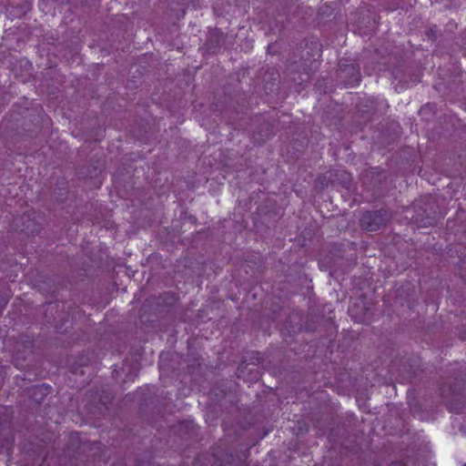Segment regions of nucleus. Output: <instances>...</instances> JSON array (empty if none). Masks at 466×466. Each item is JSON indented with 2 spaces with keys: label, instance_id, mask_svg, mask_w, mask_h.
<instances>
[{
  "label": "nucleus",
  "instance_id": "obj_9",
  "mask_svg": "<svg viewBox=\"0 0 466 466\" xmlns=\"http://www.w3.org/2000/svg\"><path fill=\"white\" fill-rule=\"evenodd\" d=\"M441 395H442V397H444V390L443 389H441Z\"/></svg>",
  "mask_w": 466,
  "mask_h": 466
},
{
  "label": "nucleus",
  "instance_id": "obj_7",
  "mask_svg": "<svg viewBox=\"0 0 466 466\" xmlns=\"http://www.w3.org/2000/svg\"><path fill=\"white\" fill-rule=\"evenodd\" d=\"M390 466H404V464L401 461H393Z\"/></svg>",
  "mask_w": 466,
  "mask_h": 466
},
{
  "label": "nucleus",
  "instance_id": "obj_4",
  "mask_svg": "<svg viewBox=\"0 0 466 466\" xmlns=\"http://www.w3.org/2000/svg\"><path fill=\"white\" fill-rule=\"evenodd\" d=\"M208 42V48L212 50V52H216L224 45L225 35L221 31L216 30L210 34Z\"/></svg>",
  "mask_w": 466,
  "mask_h": 466
},
{
  "label": "nucleus",
  "instance_id": "obj_3",
  "mask_svg": "<svg viewBox=\"0 0 466 466\" xmlns=\"http://www.w3.org/2000/svg\"><path fill=\"white\" fill-rule=\"evenodd\" d=\"M338 76L346 86H355L360 81V67L352 63H339Z\"/></svg>",
  "mask_w": 466,
  "mask_h": 466
},
{
  "label": "nucleus",
  "instance_id": "obj_5",
  "mask_svg": "<svg viewBox=\"0 0 466 466\" xmlns=\"http://www.w3.org/2000/svg\"><path fill=\"white\" fill-rule=\"evenodd\" d=\"M7 299L6 298H4V297H1L0 298V310L2 309V308L4 306H5L7 304Z\"/></svg>",
  "mask_w": 466,
  "mask_h": 466
},
{
  "label": "nucleus",
  "instance_id": "obj_2",
  "mask_svg": "<svg viewBox=\"0 0 466 466\" xmlns=\"http://www.w3.org/2000/svg\"><path fill=\"white\" fill-rule=\"evenodd\" d=\"M392 218V213L387 208L365 211L360 224L363 230L373 232L383 229Z\"/></svg>",
  "mask_w": 466,
  "mask_h": 466
},
{
  "label": "nucleus",
  "instance_id": "obj_6",
  "mask_svg": "<svg viewBox=\"0 0 466 466\" xmlns=\"http://www.w3.org/2000/svg\"><path fill=\"white\" fill-rule=\"evenodd\" d=\"M345 175L347 176V179H345V181H344V187H349L350 182L351 179L350 177V175H348V174H345Z\"/></svg>",
  "mask_w": 466,
  "mask_h": 466
},
{
  "label": "nucleus",
  "instance_id": "obj_1",
  "mask_svg": "<svg viewBox=\"0 0 466 466\" xmlns=\"http://www.w3.org/2000/svg\"><path fill=\"white\" fill-rule=\"evenodd\" d=\"M440 215L432 198H425L414 205V215L411 220L419 228H429L437 224Z\"/></svg>",
  "mask_w": 466,
  "mask_h": 466
},
{
  "label": "nucleus",
  "instance_id": "obj_8",
  "mask_svg": "<svg viewBox=\"0 0 466 466\" xmlns=\"http://www.w3.org/2000/svg\"><path fill=\"white\" fill-rule=\"evenodd\" d=\"M463 41H464L463 44L465 46V56H466V34L464 35Z\"/></svg>",
  "mask_w": 466,
  "mask_h": 466
},
{
  "label": "nucleus",
  "instance_id": "obj_10",
  "mask_svg": "<svg viewBox=\"0 0 466 466\" xmlns=\"http://www.w3.org/2000/svg\"><path fill=\"white\" fill-rule=\"evenodd\" d=\"M464 466H466V465H464Z\"/></svg>",
  "mask_w": 466,
  "mask_h": 466
}]
</instances>
